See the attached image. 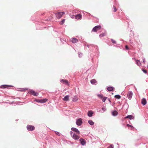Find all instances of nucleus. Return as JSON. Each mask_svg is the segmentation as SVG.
<instances>
[{"label": "nucleus", "mask_w": 148, "mask_h": 148, "mask_svg": "<svg viewBox=\"0 0 148 148\" xmlns=\"http://www.w3.org/2000/svg\"><path fill=\"white\" fill-rule=\"evenodd\" d=\"M114 97L117 99H119L121 98V96L119 95H114Z\"/></svg>", "instance_id": "28"}, {"label": "nucleus", "mask_w": 148, "mask_h": 148, "mask_svg": "<svg viewBox=\"0 0 148 148\" xmlns=\"http://www.w3.org/2000/svg\"><path fill=\"white\" fill-rule=\"evenodd\" d=\"M97 96L99 98L102 99L103 97V95L102 94H98L97 95Z\"/></svg>", "instance_id": "30"}, {"label": "nucleus", "mask_w": 148, "mask_h": 148, "mask_svg": "<svg viewBox=\"0 0 148 148\" xmlns=\"http://www.w3.org/2000/svg\"><path fill=\"white\" fill-rule=\"evenodd\" d=\"M62 16V14H61L60 12H58L56 14V16L57 18H60Z\"/></svg>", "instance_id": "23"}, {"label": "nucleus", "mask_w": 148, "mask_h": 148, "mask_svg": "<svg viewBox=\"0 0 148 148\" xmlns=\"http://www.w3.org/2000/svg\"><path fill=\"white\" fill-rule=\"evenodd\" d=\"M143 62L144 63H145V58H144L143 59Z\"/></svg>", "instance_id": "46"}, {"label": "nucleus", "mask_w": 148, "mask_h": 148, "mask_svg": "<svg viewBox=\"0 0 148 148\" xmlns=\"http://www.w3.org/2000/svg\"><path fill=\"white\" fill-rule=\"evenodd\" d=\"M72 137L75 140H78L79 138L78 136L75 133H74L72 136Z\"/></svg>", "instance_id": "15"}, {"label": "nucleus", "mask_w": 148, "mask_h": 148, "mask_svg": "<svg viewBox=\"0 0 148 148\" xmlns=\"http://www.w3.org/2000/svg\"><path fill=\"white\" fill-rule=\"evenodd\" d=\"M65 20L64 19H63L60 23V25H62L64 23Z\"/></svg>", "instance_id": "31"}, {"label": "nucleus", "mask_w": 148, "mask_h": 148, "mask_svg": "<svg viewBox=\"0 0 148 148\" xmlns=\"http://www.w3.org/2000/svg\"><path fill=\"white\" fill-rule=\"evenodd\" d=\"M48 100L47 99L45 98L42 99H36L34 100V101L38 103H43L46 102Z\"/></svg>", "instance_id": "2"}, {"label": "nucleus", "mask_w": 148, "mask_h": 148, "mask_svg": "<svg viewBox=\"0 0 148 148\" xmlns=\"http://www.w3.org/2000/svg\"><path fill=\"white\" fill-rule=\"evenodd\" d=\"M132 59L133 60H134L135 61H136V58H132Z\"/></svg>", "instance_id": "49"}, {"label": "nucleus", "mask_w": 148, "mask_h": 148, "mask_svg": "<svg viewBox=\"0 0 148 148\" xmlns=\"http://www.w3.org/2000/svg\"><path fill=\"white\" fill-rule=\"evenodd\" d=\"M127 127H131L132 128H134V127H133V126L131 125H130L129 124H127Z\"/></svg>", "instance_id": "38"}, {"label": "nucleus", "mask_w": 148, "mask_h": 148, "mask_svg": "<svg viewBox=\"0 0 148 148\" xmlns=\"http://www.w3.org/2000/svg\"><path fill=\"white\" fill-rule=\"evenodd\" d=\"M111 40L112 43L114 44H116V42L115 40L113 39H111Z\"/></svg>", "instance_id": "34"}, {"label": "nucleus", "mask_w": 148, "mask_h": 148, "mask_svg": "<svg viewBox=\"0 0 148 148\" xmlns=\"http://www.w3.org/2000/svg\"><path fill=\"white\" fill-rule=\"evenodd\" d=\"M129 105L126 102H125V103L123 105V107L121 108V109H123V108H124L125 109H126V110L127 111H128L127 109L129 108Z\"/></svg>", "instance_id": "9"}, {"label": "nucleus", "mask_w": 148, "mask_h": 148, "mask_svg": "<svg viewBox=\"0 0 148 148\" xmlns=\"http://www.w3.org/2000/svg\"><path fill=\"white\" fill-rule=\"evenodd\" d=\"M90 82L92 84H94L96 83L97 81L95 79H93L90 80Z\"/></svg>", "instance_id": "26"}, {"label": "nucleus", "mask_w": 148, "mask_h": 148, "mask_svg": "<svg viewBox=\"0 0 148 148\" xmlns=\"http://www.w3.org/2000/svg\"><path fill=\"white\" fill-rule=\"evenodd\" d=\"M82 17V15L80 14H76L75 16V19L78 20L81 19Z\"/></svg>", "instance_id": "14"}, {"label": "nucleus", "mask_w": 148, "mask_h": 148, "mask_svg": "<svg viewBox=\"0 0 148 148\" xmlns=\"http://www.w3.org/2000/svg\"><path fill=\"white\" fill-rule=\"evenodd\" d=\"M103 99H102V101L104 102L106 101V99L107 98V97H104L103 98Z\"/></svg>", "instance_id": "33"}, {"label": "nucleus", "mask_w": 148, "mask_h": 148, "mask_svg": "<svg viewBox=\"0 0 148 148\" xmlns=\"http://www.w3.org/2000/svg\"><path fill=\"white\" fill-rule=\"evenodd\" d=\"M79 141L81 144L82 146H84L86 144V141L83 138H80Z\"/></svg>", "instance_id": "11"}, {"label": "nucleus", "mask_w": 148, "mask_h": 148, "mask_svg": "<svg viewBox=\"0 0 148 148\" xmlns=\"http://www.w3.org/2000/svg\"><path fill=\"white\" fill-rule=\"evenodd\" d=\"M40 23V24H38L39 25H40V24H41V23Z\"/></svg>", "instance_id": "53"}, {"label": "nucleus", "mask_w": 148, "mask_h": 148, "mask_svg": "<svg viewBox=\"0 0 148 148\" xmlns=\"http://www.w3.org/2000/svg\"><path fill=\"white\" fill-rule=\"evenodd\" d=\"M114 88L112 86H109L107 88V90L109 91H111L114 90Z\"/></svg>", "instance_id": "18"}, {"label": "nucleus", "mask_w": 148, "mask_h": 148, "mask_svg": "<svg viewBox=\"0 0 148 148\" xmlns=\"http://www.w3.org/2000/svg\"><path fill=\"white\" fill-rule=\"evenodd\" d=\"M125 49L127 50H129V47L127 45H126L125 46Z\"/></svg>", "instance_id": "43"}, {"label": "nucleus", "mask_w": 148, "mask_h": 148, "mask_svg": "<svg viewBox=\"0 0 148 148\" xmlns=\"http://www.w3.org/2000/svg\"><path fill=\"white\" fill-rule=\"evenodd\" d=\"M102 109L103 111V112L104 111H105L106 110V108L104 107H103L102 108Z\"/></svg>", "instance_id": "41"}, {"label": "nucleus", "mask_w": 148, "mask_h": 148, "mask_svg": "<svg viewBox=\"0 0 148 148\" xmlns=\"http://www.w3.org/2000/svg\"><path fill=\"white\" fill-rule=\"evenodd\" d=\"M147 103L146 100L145 98H143L141 100V103L143 106H145Z\"/></svg>", "instance_id": "19"}, {"label": "nucleus", "mask_w": 148, "mask_h": 148, "mask_svg": "<svg viewBox=\"0 0 148 148\" xmlns=\"http://www.w3.org/2000/svg\"><path fill=\"white\" fill-rule=\"evenodd\" d=\"M132 35H133V36H134V32H132Z\"/></svg>", "instance_id": "52"}, {"label": "nucleus", "mask_w": 148, "mask_h": 148, "mask_svg": "<svg viewBox=\"0 0 148 148\" xmlns=\"http://www.w3.org/2000/svg\"><path fill=\"white\" fill-rule=\"evenodd\" d=\"M13 87V86L11 85H2L0 86V88H8L10 87Z\"/></svg>", "instance_id": "12"}, {"label": "nucleus", "mask_w": 148, "mask_h": 148, "mask_svg": "<svg viewBox=\"0 0 148 148\" xmlns=\"http://www.w3.org/2000/svg\"><path fill=\"white\" fill-rule=\"evenodd\" d=\"M78 100V97L77 96H74L72 100L73 101L75 102L77 101Z\"/></svg>", "instance_id": "25"}, {"label": "nucleus", "mask_w": 148, "mask_h": 148, "mask_svg": "<svg viewBox=\"0 0 148 148\" xmlns=\"http://www.w3.org/2000/svg\"><path fill=\"white\" fill-rule=\"evenodd\" d=\"M94 47L96 49L95 51V52L94 53H92L90 55V56L92 58V60L93 58V57L95 56H96L97 55H99V52L98 51V47L97 46H94Z\"/></svg>", "instance_id": "1"}, {"label": "nucleus", "mask_w": 148, "mask_h": 148, "mask_svg": "<svg viewBox=\"0 0 148 148\" xmlns=\"http://www.w3.org/2000/svg\"><path fill=\"white\" fill-rule=\"evenodd\" d=\"M114 146L112 144L111 145L107 147V148H113Z\"/></svg>", "instance_id": "40"}, {"label": "nucleus", "mask_w": 148, "mask_h": 148, "mask_svg": "<svg viewBox=\"0 0 148 148\" xmlns=\"http://www.w3.org/2000/svg\"><path fill=\"white\" fill-rule=\"evenodd\" d=\"M71 41L73 43H75L77 42L78 40L76 38L73 37L71 38Z\"/></svg>", "instance_id": "13"}, {"label": "nucleus", "mask_w": 148, "mask_h": 148, "mask_svg": "<svg viewBox=\"0 0 148 148\" xmlns=\"http://www.w3.org/2000/svg\"><path fill=\"white\" fill-rule=\"evenodd\" d=\"M113 8H114V10H113V11L114 12H115L116 11H117V9L115 7V6L114 5H113Z\"/></svg>", "instance_id": "39"}, {"label": "nucleus", "mask_w": 148, "mask_h": 148, "mask_svg": "<svg viewBox=\"0 0 148 148\" xmlns=\"http://www.w3.org/2000/svg\"><path fill=\"white\" fill-rule=\"evenodd\" d=\"M132 92L131 91H129L128 93L127 94V97L130 100L132 98Z\"/></svg>", "instance_id": "7"}, {"label": "nucleus", "mask_w": 148, "mask_h": 148, "mask_svg": "<svg viewBox=\"0 0 148 148\" xmlns=\"http://www.w3.org/2000/svg\"><path fill=\"white\" fill-rule=\"evenodd\" d=\"M136 64H137L138 66H139L141 65V62L139 60H136Z\"/></svg>", "instance_id": "27"}, {"label": "nucleus", "mask_w": 148, "mask_h": 148, "mask_svg": "<svg viewBox=\"0 0 148 148\" xmlns=\"http://www.w3.org/2000/svg\"><path fill=\"white\" fill-rule=\"evenodd\" d=\"M39 25L37 24L36 25V28L37 29H42V27H38Z\"/></svg>", "instance_id": "32"}, {"label": "nucleus", "mask_w": 148, "mask_h": 148, "mask_svg": "<svg viewBox=\"0 0 148 148\" xmlns=\"http://www.w3.org/2000/svg\"><path fill=\"white\" fill-rule=\"evenodd\" d=\"M71 130L72 131L75 132L78 135L80 134V132L77 129L74 127H72L71 128Z\"/></svg>", "instance_id": "10"}, {"label": "nucleus", "mask_w": 148, "mask_h": 148, "mask_svg": "<svg viewBox=\"0 0 148 148\" xmlns=\"http://www.w3.org/2000/svg\"><path fill=\"white\" fill-rule=\"evenodd\" d=\"M28 93H30L32 95H34V96H38L39 93L38 92H35V91L32 89H30L28 92Z\"/></svg>", "instance_id": "5"}, {"label": "nucleus", "mask_w": 148, "mask_h": 148, "mask_svg": "<svg viewBox=\"0 0 148 148\" xmlns=\"http://www.w3.org/2000/svg\"><path fill=\"white\" fill-rule=\"evenodd\" d=\"M61 14H62V15L65 14L64 12H60Z\"/></svg>", "instance_id": "48"}, {"label": "nucleus", "mask_w": 148, "mask_h": 148, "mask_svg": "<svg viewBox=\"0 0 148 148\" xmlns=\"http://www.w3.org/2000/svg\"><path fill=\"white\" fill-rule=\"evenodd\" d=\"M106 35V33H103L100 34L99 35V37L100 38Z\"/></svg>", "instance_id": "29"}, {"label": "nucleus", "mask_w": 148, "mask_h": 148, "mask_svg": "<svg viewBox=\"0 0 148 148\" xmlns=\"http://www.w3.org/2000/svg\"><path fill=\"white\" fill-rule=\"evenodd\" d=\"M68 142H67V141H66V142L68 143V144H73V143L71 142L70 141H67Z\"/></svg>", "instance_id": "42"}, {"label": "nucleus", "mask_w": 148, "mask_h": 148, "mask_svg": "<svg viewBox=\"0 0 148 148\" xmlns=\"http://www.w3.org/2000/svg\"><path fill=\"white\" fill-rule=\"evenodd\" d=\"M35 127L32 125H27V129L29 131H32L35 130Z\"/></svg>", "instance_id": "6"}, {"label": "nucleus", "mask_w": 148, "mask_h": 148, "mask_svg": "<svg viewBox=\"0 0 148 148\" xmlns=\"http://www.w3.org/2000/svg\"><path fill=\"white\" fill-rule=\"evenodd\" d=\"M88 123L90 125H92L94 124V122L91 120H88Z\"/></svg>", "instance_id": "24"}, {"label": "nucleus", "mask_w": 148, "mask_h": 148, "mask_svg": "<svg viewBox=\"0 0 148 148\" xmlns=\"http://www.w3.org/2000/svg\"><path fill=\"white\" fill-rule=\"evenodd\" d=\"M70 134L71 135V136H73V135L74 133H73V132L72 131H71L70 132Z\"/></svg>", "instance_id": "45"}, {"label": "nucleus", "mask_w": 148, "mask_h": 148, "mask_svg": "<svg viewBox=\"0 0 148 148\" xmlns=\"http://www.w3.org/2000/svg\"><path fill=\"white\" fill-rule=\"evenodd\" d=\"M142 70L145 74H146L147 73V71L143 69H142Z\"/></svg>", "instance_id": "37"}, {"label": "nucleus", "mask_w": 148, "mask_h": 148, "mask_svg": "<svg viewBox=\"0 0 148 148\" xmlns=\"http://www.w3.org/2000/svg\"><path fill=\"white\" fill-rule=\"evenodd\" d=\"M28 90V88H17L16 90L19 91H25V90Z\"/></svg>", "instance_id": "17"}, {"label": "nucleus", "mask_w": 148, "mask_h": 148, "mask_svg": "<svg viewBox=\"0 0 148 148\" xmlns=\"http://www.w3.org/2000/svg\"><path fill=\"white\" fill-rule=\"evenodd\" d=\"M55 32H58L56 30H53Z\"/></svg>", "instance_id": "50"}, {"label": "nucleus", "mask_w": 148, "mask_h": 148, "mask_svg": "<svg viewBox=\"0 0 148 148\" xmlns=\"http://www.w3.org/2000/svg\"><path fill=\"white\" fill-rule=\"evenodd\" d=\"M108 101H109V102L110 103L111 102V101H110V100L109 99H108Z\"/></svg>", "instance_id": "51"}, {"label": "nucleus", "mask_w": 148, "mask_h": 148, "mask_svg": "<svg viewBox=\"0 0 148 148\" xmlns=\"http://www.w3.org/2000/svg\"><path fill=\"white\" fill-rule=\"evenodd\" d=\"M125 119L128 118L130 120H132L134 119V117L132 115H128L127 116H125Z\"/></svg>", "instance_id": "20"}, {"label": "nucleus", "mask_w": 148, "mask_h": 148, "mask_svg": "<svg viewBox=\"0 0 148 148\" xmlns=\"http://www.w3.org/2000/svg\"><path fill=\"white\" fill-rule=\"evenodd\" d=\"M69 95L65 96L64 98H63V100L65 101H67L69 100Z\"/></svg>", "instance_id": "22"}, {"label": "nucleus", "mask_w": 148, "mask_h": 148, "mask_svg": "<svg viewBox=\"0 0 148 148\" xmlns=\"http://www.w3.org/2000/svg\"><path fill=\"white\" fill-rule=\"evenodd\" d=\"M118 114V112L115 110H114L112 112V114L113 116H116Z\"/></svg>", "instance_id": "21"}, {"label": "nucleus", "mask_w": 148, "mask_h": 148, "mask_svg": "<svg viewBox=\"0 0 148 148\" xmlns=\"http://www.w3.org/2000/svg\"><path fill=\"white\" fill-rule=\"evenodd\" d=\"M129 41L130 42V43L131 44H133V42L132 41L131 39H130V40Z\"/></svg>", "instance_id": "47"}, {"label": "nucleus", "mask_w": 148, "mask_h": 148, "mask_svg": "<svg viewBox=\"0 0 148 148\" xmlns=\"http://www.w3.org/2000/svg\"><path fill=\"white\" fill-rule=\"evenodd\" d=\"M54 132L55 134L58 136H60V133L59 132L56 131H54Z\"/></svg>", "instance_id": "35"}, {"label": "nucleus", "mask_w": 148, "mask_h": 148, "mask_svg": "<svg viewBox=\"0 0 148 148\" xmlns=\"http://www.w3.org/2000/svg\"><path fill=\"white\" fill-rule=\"evenodd\" d=\"M94 46V45L92 44H90V45H87V46L90 49V47H93Z\"/></svg>", "instance_id": "36"}, {"label": "nucleus", "mask_w": 148, "mask_h": 148, "mask_svg": "<svg viewBox=\"0 0 148 148\" xmlns=\"http://www.w3.org/2000/svg\"><path fill=\"white\" fill-rule=\"evenodd\" d=\"M60 81L61 83H62L64 84H66L68 85H69V82L67 80L61 79Z\"/></svg>", "instance_id": "8"}, {"label": "nucleus", "mask_w": 148, "mask_h": 148, "mask_svg": "<svg viewBox=\"0 0 148 148\" xmlns=\"http://www.w3.org/2000/svg\"><path fill=\"white\" fill-rule=\"evenodd\" d=\"M94 114L93 111L91 110H89L87 113V115L88 116L91 117L92 116L93 114Z\"/></svg>", "instance_id": "16"}, {"label": "nucleus", "mask_w": 148, "mask_h": 148, "mask_svg": "<svg viewBox=\"0 0 148 148\" xmlns=\"http://www.w3.org/2000/svg\"><path fill=\"white\" fill-rule=\"evenodd\" d=\"M82 53H78L79 57H82Z\"/></svg>", "instance_id": "44"}, {"label": "nucleus", "mask_w": 148, "mask_h": 148, "mask_svg": "<svg viewBox=\"0 0 148 148\" xmlns=\"http://www.w3.org/2000/svg\"><path fill=\"white\" fill-rule=\"evenodd\" d=\"M101 27L100 25H97L95 26L92 29L91 32H97V31L99 30Z\"/></svg>", "instance_id": "4"}, {"label": "nucleus", "mask_w": 148, "mask_h": 148, "mask_svg": "<svg viewBox=\"0 0 148 148\" xmlns=\"http://www.w3.org/2000/svg\"><path fill=\"white\" fill-rule=\"evenodd\" d=\"M147 75H148V74H147Z\"/></svg>", "instance_id": "54"}, {"label": "nucleus", "mask_w": 148, "mask_h": 148, "mask_svg": "<svg viewBox=\"0 0 148 148\" xmlns=\"http://www.w3.org/2000/svg\"><path fill=\"white\" fill-rule=\"evenodd\" d=\"M83 123L82 119L81 118H78L77 119L76 124L79 126H81Z\"/></svg>", "instance_id": "3"}]
</instances>
